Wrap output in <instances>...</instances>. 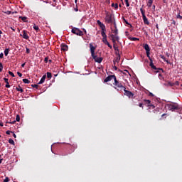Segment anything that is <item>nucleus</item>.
<instances>
[{"label":"nucleus","mask_w":182,"mask_h":182,"mask_svg":"<svg viewBox=\"0 0 182 182\" xmlns=\"http://www.w3.org/2000/svg\"><path fill=\"white\" fill-rule=\"evenodd\" d=\"M26 53H31V50L28 48H26Z\"/></svg>","instance_id":"41"},{"label":"nucleus","mask_w":182,"mask_h":182,"mask_svg":"<svg viewBox=\"0 0 182 182\" xmlns=\"http://www.w3.org/2000/svg\"><path fill=\"white\" fill-rule=\"evenodd\" d=\"M181 17H182V16H181L180 14H178V15L176 16V18H177L178 19H181Z\"/></svg>","instance_id":"44"},{"label":"nucleus","mask_w":182,"mask_h":182,"mask_svg":"<svg viewBox=\"0 0 182 182\" xmlns=\"http://www.w3.org/2000/svg\"><path fill=\"white\" fill-rule=\"evenodd\" d=\"M0 126H1V127H4V123L0 122Z\"/></svg>","instance_id":"57"},{"label":"nucleus","mask_w":182,"mask_h":182,"mask_svg":"<svg viewBox=\"0 0 182 182\" xmlns=\"http://www.w3.org/2000/svg\"><path fill=\"white\" fill-rule=\"evenodd\" d=\"M71 32L72 33H74V35H77V36H83V31H80V29L77 28H73Z\"/></svg>","instance_id":"3"},{"label":"nucleus","mask_w":182,"mask_h":182,"mask_svg":"<svg viewBox=\"0 0 182 182\" xmlns=\"http://www.w3.org/2000/svg\"><path fill=\"white\" fill-rule=\"evenodd\" d=\"M90 48L91 52V56L95 57V50H96V47L93 46V44L91 43H90Z\"/></svg>","instance_id":"11"},{"label":"nucleus","mask_w":182,"mask_h":182,"mask_svg":"<svg viewBox=\"0 0 182 182\" xmlns=\"http://www.w3.org/2000/svg\"><path fill=\"white\" fill-rule=\"evenodd\" d=\"M6 123H9L10 124H15V123H16V121H13L11 122H7Z\"/></svg>","instance_id":"42"},{"label":"nucleus","mask_w":182,"mask_h":182,"mask_svg":"<svg viewBox=\"0 0 182 182\" xmlns=\"http://www.w3.org/2000/svg\"><path fill=\"white\" fill-rule=\"evenodd\" d=\"M13 137H14L15 139H16V134H15V133L13 132Z\"/></svg>","instance_id":"56"},{"label":"nucleus","mask_w":182,"mask_h":182,"mask_svg":"<svg viewBox=\"0 0 182 182\" xmlns=\"http://www.w3.org/2000/svg\"><path fill=\"white\" fill-rule=\"evenodd\" d=\"M16 90H17V92H20V93H23V89H22V87H21V85H18L16 87Z\"/></svg>","instance_id":"17"},{"label":"nucleus","mask_w":182,"mask_h":182,"mask_svg":"<svg viewBox=\"0 0 182 182\" xmlns=\"http://www.w3.org/2000/svg\"><path fill=\"white\" fill-rule=\"evenodd\" d=\"M139 107H141V108L143 109V107H143V103H139Z\"/></svg>","instance_id":"50"},{"label":"nucleus","mask_w":182,"mask_h":182,"mask_svg":"<svg viewBox=\"0 0 182 182\" xmlns=\"http://www.w3.org/2000/svg\"><path fill=\"white\" fill-rule=\"evenodd\" d=\"M9 48H6L4 50V55L5 56H8V54L9 53Z\"/></svg>","instance_id":"30"},{"label":"nucleus","mask_w":182,"mask_h":182,"mask_svg":"<svg viewBox=\"0 0 182 182\" xmlns=\"http://www.w3.org/2000/svg\"><path fill=\"white\" fill-rule=\"evenodd\" d=\"M144 102H145V105H148V107H152V109H154V105L151 104V101L150 100H144Z\"/></svg>","instance_id":"15"},{"label":"nucleus","mask_w":182,"mask_h":182,"mask_svg":"<svg viewBox=\"0 0 182 182\" xmlns=\"http://www.w3.org/2000/svg\"><path fill=\"white\" fill-rule=\"evenodd\" d=\"M5 14H6L7 15H11V14H12V11H8L5 12Z\"/></svg>","instance_id":"48"},{"label":"nucleus","mask_w":182,"mask_h":182,"mask_svg":"<svg viewBox=\"0 0 182 182\" xmlns=\"http://www.w3.org/2000/svg\"><path fill=\"white\" fill-rule=\"evenodd\" d=\"M101 35L102 36V42L105 43V45H107L109 49H112V45L107 41V35H106V33H101Z\"/></svg>","instance_id":"2"},{"label":"nucleus","mask_w":182,"mask_h":182,"mask_svg":"<svg viewBox=\"0 0 182 182\" xmlns=\"http://www.w3.org/2000/svg\"><path fill=\"white\" fill-rule=\"evenodd\" d=\"M11 133H14V132L12 131H9V130L6 132V134H11Z\"/></svg>","instance_id":"43"},{"label":"nucleus","mask_w":182,"mask_h":182,"mask_svg":"<svg viewBox=\"0 0 182 182\" xmlns=\"http://www.w3.org/2000/svg\"><path fill=\"white\" fill-rule=\"evenodd\" d=\"M4 80L5 82V83H9V80L8 78H4Z\"/></svg>","instance_id":"39"},{"label":"nucleus","mask_w":182,"mask_h":182,"mask_svg":"<svg viewBox=\"0 0 182 182\" xmlns=\"http://www.w3.org/2000/svg\"><path fill=\"white\" fill-rule=\"evenodd\" d=\"M114 26L115 28V30H112V31L113 32V33H114L116 41H117L119 39V37H117V33H119V32L117 30V26H116V22H114Z\"/></svg>","instance_id":"13"},{"label":"nucleus","mask_w":182,"mask_h":182,"mask_svg":"<svg viewBox=\"0 0 182 182\" xmlns=\"http://www.w3.org/2000/svg\"><path fill=\"white\" fill-rule=\"evenodd\" d=\"M128 39H129V41H139V38L136 37H129Z\"/></svg>","instance_id":"28"},{"label":"nucleus","mask_w":182,"mask_h":182,"mask_svg":"<svg viewBox=\"0 0 182 182\" xmlns=\"http://www.w3.org/2000/svg\"><path fill=\"white\" fill-rule=\"evenodd\" d=\"M112 79H114V80L116 79V75H109L105 79L104 82L105 83H107V82H110V80H112Z\"/></svg>","instance_id":"9"},{"label":"nucleus","mask_w":182,"mask_h":182,"mask_svg":"<svg viewBox=\"0 0 182 182\" xmlns=\"http://www.w3.org/2000/svg\"><path fill=\"white\" fill-rule=\"evenodd\" d=\"M19 18L23 21V22H28L26 19H28V17L26 16H20Z\"/></svg>","instance_id":"22"},{"label":"nucleus","mask_w":182,"mask_h":182,"mask_svg":"<svg viewBox=\"0 0 182 182\" xmlns=\"http://www.w3.org/2000/svg\"><path fill=\"white\" fill-rule=\"evenodd\" d=\"M33 28L35 31H36V32H39V31H41V29H39V26H36V24H34Z\"/></svg>","instance_id":"24"},{"label":"nucleus","mask_w":182,"mask_h":182,"mask_svg":"<svg viewBox=\"0 0 182 182\" xmlns=\"http://www.w3.org/2000/svg\"><path fill=\"white\" fill-rule=\"evenodd\" d=\"M49 60V57H46L45 59H44V62L46 63H48V61Z\"/></svg>","instance_id":"38"},{"label":"nucleus","mask_w":182,"mask_h":182,"mask_svg":"<svg viewBox=\"0 0 182 182\" xmlns=\"http://www.w3.org/2000/svg\"><path fill=\"white\" fill-rule=\"evenodd\" d=\"M3 160H4V159H2V156L0 155V164H1V163H2Z\"/></svg>","instance_id":"51"},{"label":"nucleus","mask_w":182,"mask_h":182,"mask_svg":"<svg viewBox=\"0 0 182 182\" xmlns=\"http://www.w3.org/2000/svg\"><path fill=\"white\" fill-rule=\"evenodd\" d=\"M124 22L126 23V25H129V26H132V24H130L128 21H127L126 19L124 18Z\"/></svg>","instance_id":"36"},{"label":"nucleus","mask_w":182,"mask_h":182,"mask_svg":"<svg viewBox=\"0 0 182 182\" xmlns=\"http://www.w3.org/2000/svg\"><path fill=\"white\" fill-rule=\"evenodd\" d=\"M156 28L157 29H159V25H156Z\"/></svg>","instance_id":"63"},{"label":"nucleus","mask_w":182,"mask_h":182,"mask_svg":"<svg viewBox=\"0 0 182 182\" xmlns=\"http://www.w3.org/2000/svg\"><path fill=\"white\" fill-rule=\"evenodd\" d=\"M47 77L48 79H49V80H50V79H52V73L50 72L47 73Z\"/></svg>","instance_id":"29"},{"label":"nucleus","mask_w":182,"mask_h":182,"mask_svg":"<svg viewBox=\"0 0 182 182\" xmlns=\"http://www.w3.org/2000/svg\"><path fill=\"white\" fill-rule=\"evenodd\" d=\"M83 31H84L85 33H87L86 30L83 29Z\"/></svg>","instance_id":"64"},{"label":"nucleus","mask_w":182,"mask_h":182,"mask_svg":"<svg viewBox=\"0 0 182 182\" xmlns=\"http://www.w3.org/2000/svg\"><path fill=\"white\" fill-rule=\"evenodd\" d=\"M31 86L32 87H36V89H38V85L36 84L32 85Z\"/></svg>","instance_id":"46"},{"label":"nucleus","mask_w":182,"mask_h":182,"mask_svg":"<svg viewBox=\"0 0 182 182\" xmlns=\"http://www.w3.org/2000/svg\"><path fill=\"white\" fill-rule=\"evenodd\" d=\"M16 122H19V120H21V117H19V115H16Z\"/></svg>","instance_id":"37"},{"label":"nucleus","mask_w":182,"mask_h":182,"mask_svg":"<svg viewBox=\"0 0 182 182\" xmlns=\"http://www.w3.org/2000/svg\"><path fill=\"white\" fill-rule=\"evenodd\" d=\"M97 23L101 28V33H106V26H105L103 23L100 22V20H97Z\"/></svg>","instance_id":"6"},{"label":"nucleus","mask_w":182,"mask_h":182,"mask_svg":"<svg viewBox=\"0 0 182 182\" xmlns=\"http://www.w3.org/2000/svg\"><path fill=\"white\" fill-rule=\"evenodd\" d=\"M119 60H120V55H118V56H117V57L113 60L114 65H116V62H117V63H119Z\"/></svg>","instance_id":"19"},{"label":"nucleus","mask_w":182,"mask_h":182,"mask_svg":"<svg viewBox=\"0 0 182 182\" xmlns=\"http://www.w3.org/2000/svg\"><path fill=\"white\" fill-rule=\"evenodd\" d=\"M23 83H26V84L31 83V81H29V80H28L26 78L23 79Z\"/></svg>","instance_id":"31"},{"label":"nucleus","mask_w":182,"mask_h":182,"mask_svg":"<svg viewBox=\"0 0 182 182\" xmlns=\"http://www.w3.org/2000/svg\"><path fill=\"white\" fill-rule=\"evenodd\" d=\"M61 50H63L64 52L68 50V46L65 44H61Z\"/></svg>","instance_id":"20"},{"label":"nucleus","mask_w":182,"mask_h":182,"mask_svg":"<svg viewBox=\"0 0 182 182\" xmlns=\"http://www.w3.org/2000/svg\"><path fill=\"white\" fill-rule=\"evenodd\" d=\"M113 68L114 69V70H117V67L116 66V65H114Z\"/></svg>","instance_id":"52"},{"label":"nucleus","mask_w":182,"mask_h":182,"mask_svg":"<svg viewBox=\"0 0 182 182\" xmlns=\"http://www.w3.org/2000/svg\"><path fill=\"white\" fill-rule=\"evenodd\" d=\"M17 75L19 76V77H22V73L20 72H17Z\"/></svg>","instance_id":"47"},{"label":"nucleus","mask_w":182,"mask_h":182,"mask_svg":"<svg viewBox=\"0 0 182 182\" xmlns=\"http://www.w3.org/2000/svg\"><path fill=\"white\" fill-rule=\"evenodd\" d=\"M2 35V31L0 30V36Z\"/></svg>","instance_id":"62"},{"label":"nucleus","mask_w":182,"mask_h":182,"mask_svg":"<svg viewBox=\"0 0 182 182\" xmlns=\"http://www.w3.org/2000/svg\"><path fill=\"white\" fill-rule=\"evenodd\" d=\"M25 65H26V63H23L22 65H21V68H25Z\"/></svg>","instance_id":"59"},{"label":"nucleus","mask_w":182,"mask_h":182,"mask_svg":"<svg viewBox=\"0 0 182 182\" xmlns=\"http://www.w3.org/2000/svg\"><path fill=\"white\" fill-rule=\"evenodd\" d=\"M168 110L174 112V110H178V105L177 104H168L167 105Z\"/></svg>","instance_id":"7"},{"label":"nucleus","mask_w":182,"mask_h":182,"mask_svg":"<svg viewBox=\"0 0 182 182\" xmlns=\"http://www.w3.org/2000/svg\"><path fill=\"white\" fill-rule=\"evenodd\" d=\"M4 182H9V178L6 177L5 179L4 180Z\"/></svg>","instance_id":"40"},{"label":"nucleus","mask_w":182,"mask_h":182,"mask_svg":"<svg viewBox=\"0 0 182 182\" xmlns=\"http://www.w3.org/2000/svg\"><path fill=\"white\" fill-rule=\"evenodd\" d=\"M172 23H173V25H176V21L173 20Z\"/></svg>","instance_id":"61"},{"label":"nucleus","mask_w":182,"mask_h":182,"mask_svg":"<svg viewBox=\"0 0 182 182\" xmlns=\"http://www.w3.org/2000/svg\"><path fill=\"white\" fill-rule=\"evenodd\" d=\"M149 96H151L153 97H154V95L153 93L150 92Z\"/></svg>","instance_id":"55"},{"label":"nucleus","mask_w":182,"mask_h":182,"mask_svg":"<svg viewBox=\"0 0 182 182\" xmlns=\"http://www.w3.org/2000/svg\"><path fill=\"white\" fill-rule=\"evenodd\" d=\"M144 49H145L146 52V56L148 58H150V46H149V44H145L144 46Z\"/></svg>","instance_id":"10"},{"label":"nucleus","mask_w":182,"mask_h":182,"mask_svg":"<svg viewBox=\"0 0 182 182\" xmlns=\"http://www.w3.org/2000/svg\"><path fill=\"white\" fill-rule=\"evenodd\" d=\"M105 21L107 22V23H113V18H112V15L107 14L106 16Z\"/></svg>","instance_id":"14"},{"label":"nucleus","mask_w":182,"mask_h":182,"mask_svg":"<svg viewBox=\"0 0 182 182\" xmlns=\"http://www.w3.org/2000/svg\"><path fill=\"white\" fill-rule=\"evenodd\" d=\"M114 80V86H117V87H119L120 89H123V90H124V87H126L123 86V84L119 82L116 77Z\"/></svg>","instance_id":"8"},{"label":"nucleus","mask_w":182,"mask_h":182,"mask_svg":"<svg viewBox=\"0 0 182 182\" xmlns=\"http://www.w3.org/2000/svg\"><path fill=\"white\" fill-rule=\"evenodd\" d=\"M112 8H114L115 9H117L119 8V4H117V3H116V4L112 3Z\"/></svg>","instance_id":"27"},{"label":"nucleus","mask_w":182,"mask_h":182,"mask_svg":"<svg viewBox=\"0 0 182 182\" xmlns=\"http://www.w3.org/2000/svg\"><path fill=\"white\" fill-rule=\"evenodd\" d=\"M4 58V53H0V59H3Z\"/></svg>","instance_id":"45"},{"label":"nucleus","mask_w":182,"mask_h":182,"mask_svg":"<svg viewBox=\"0 0 182 182\" xmlns=\"http://www.w3.org/2000/svg\"><path fill=\"white\" fill-rule=\"evenodd\" d=\"M3 69H4V65H2V63H0V72H2Z\"/></svg>","instance_id":"35"},{"label":"nucleus","mask_w":182,"mask_h":182,"mask_svg":"<svg viewBox=\"0 0 182 182\" xmlns=\"http://www.w3.org/2000/svg\"><path fill=\"white\" fill-rule=\"evenodd\" d=\"M9 75H10V76H12V77H15V74H14V73H12L11 71H9Z\"/></svg>","instance_id":"33"},{"label":"nucleus","mask_w":182,"mask_h":182,"mask_svg":"<svg viewBox=\"0 0 182 182\" xmlns=\"http://www.w3.org/2000/svg\"><path fill=\"white\" fill-rule=\"evenodd\" d=\"M160 58H161V59H163V60H164V62H166V63L170 65V61H168V60H167V58H166L164 55H160Z\"/></svg>","instance_id":"21"},{"label":"nucleus","mask_w":182,"mask_h":182,"mask_svg":"<svg viewBox=\"0 0 182 182\" xmlns=\"http://www.w3.org/2000/svg\"><path fill=\"white\" fill-rule=\"evenodd\" d=\"M114 50H117V47H115L114 46Z\"/></svg>","instance_id":"60"},{"label":"nucleus","mask_w":182,"mask_h":182,"mask_svg":"<svg viewBox=\"0 0 182 182\" xmlns=\"http://www.w3.org/2000/svg\"><path fill=\"white\" fill-rule=\"evenodd\" d=\"M75 12H77V11H79V9H77V6H76V8L74 9Z\"/></svg>","instance_id":"53"},{"label":"nucleus","mask_w":182,"mask_h":182,"mask_svg":"<svg viewBox=\"0 0 182 182\" xmlns=\"http://www.w3.org/2000/svg\"><path fill=\"white\" fill-rule=\"evenodd\" d=\"M156 73H159V77H161V79H163V75H161V70H156V71H155Z\"/></svg>","instance_id":"23"},{"label":"nucleus","mask_w":182,"mask_h":182,"mask_svg":"<svg viewBox=\"0 0 182 182\" xmlns=\"http://www.w3.org/2000/svg\"><path fill=\"white\" fill-rule=\"evenodd\" d=\"M110 36H111V39L112 40L113 43H116V36L111 34ZM114 38H115V39H114Z\"/></svg>","instance_id":"26"},{"label":"nucleus","mask_w":182,"mask_h":182,"mask_svg":"<svg viewBox=\"0 0 182 182\" xmlns=\"http://www.w3.org/2000/svg\"><path fill=\"white\" fill-rule=\"evenodd\" d=\"M149 59L150 60L149 66L151 68V69H154V70H161L162 73H164V70L163 68H157L155 65L153 63V60L150 56L149 57Z\"/></svg>","instance_id":"5"},{"label":"nucleus","mask_w":182,"mask_h":182,"mask_svg":"<svg viewBox=\"0 0 182 182\" xmlns=\"http://www.w3.org/2000/svg\"><path fill=\"white\" fill-rule=\"evenodd\" d=\"M9 143L10 144H13L14 146L15 145V141H14L12 139H9Z\"/></svg>","instance_id":"32"},{"label":"nucleus","mask_w":182,"mask_h":182,"mask_svg":"<svg viewBox=\"0 0 182 182\" xmlns=\"http://www.w3.org/2000/svg\"><path fill=\"white\" fill-rule=\"evenodd\" d=\"M92 59H94L95 62H97V63H102L103 60V58L97 57L95 54H94V57H92Z\"/></svg>","instance_id":"12"},{"label":"nucleus","mask_w":182,"mask_h":182,"mask_svg":"<svg viewBox=\"0 0 182 182\" xmlns=\"http://www.w3.org/2000/svg\"><path fill=\"white\" fill-rule=\"evenodd\" d=\"M140 12L142 15V19L144 21V25H150V22L149 21V19L147 18V17H146V11L143 9V8H141Z\"/></svg>","instance_id":"1"},{"label":"nucleus","mask_w":182,"mask_h":182,"mask_svg":"<svg viewBox=\"0 0 182 182\" xmlns=\"http://www.w3.org/2000/svg\"><path fill=\"white\" fill-rule=\"evenodd\" d=\"M23 39H29V36H28V31H26V30L23 31V35H22Z\"/></svg>","instance_id":"16"},{"label":"nucleus","mask_w":182,"mask_h":182,"mask_svg":"<svg viewBox=\"0 0 182 182\" xmlns=\"http://www.w3.org/2000/svg\"><path fill=\"white\" fill-rule=\"evenodd\" d=\"M6 87H7V88L11 87V85H9V82L6 83Z\"/></svg>","instance_id":"49"},{"label":"nucleus","mask_w":182,"mask_h":182,"mask_svg":"<svg viewBox=\"0 0 182 182\" xmlns=\"http://www.w3.org/2000/svg\"><path fill=\"white\" fill-rule=\"evenodd\" d=\"M126 6H130V4L129 3V0H125Z\"/></svg>","instance_id":"34"},{"label":"nucleus","mask_w":182,"mask_h":182,"mask_svg":"<svg viewBox=\"0 0 182 182\" xmlns=\"http://www.w3.org/2000/svg\"><path fill=\"white\" fill-rule=\"evenodd\" d=\"M45 79H46V75H44L41 77V80H40L39 82H38V85H42V84L45 82Z\"/></svg>","instance_id":"18"},{"label":"nucleus","mask_w":182,"mask_h":182,"mask_svg":"<svg viewBox=\"0 0 182 182\" xmlns=\"http://www.w3.org/2000/svg\"><path fill=\"white\" fill-rule=\"evenodd\" d=\"M123 90L124 92V96H127V97H129V99H134V94L133 92L126 90V87H124Z\"/></svg>","instance_id":"4"},{"label":"nucleus","mask_w":182,"mask_h":182,"mask_svg":"<svg viewBox=\"0 0 182 182\" xmlns=\"http://www.w3.org/2000/svg\"><path fill=\"white\" fill-rule=\"evenodd\" d=\"M152 9H154V11L156 9V6L155 5L152 6Z\"/></svg>","instance_id":"58"},{"label":"nucleus","mask_w":182,"mask_h":182,"mask_svg":"<svg viewBox=\"0 0 182 182\" xmlns=\"http://www.w3.org/2000/svg\"><path fill=\"white\" fill-rule=\"evenodd\" d=\"M11 29L13 30V32H15V27H11Z\"/></svg>","instance_id":"54"},{"label":"nucleus","mask_w":182,"mask_h":182,"mask_svg":"<svg viewBox=\"0 0 182 182\" xmlns=\"http://www.w3.org/2000/svg\"><path fill=\"white\" fill-rule=\"evenodd\" d=\"M151 5H153V0H149V1L147 2V6L149 8H151Z\"/></svg>","instance_id":"25"}]
</instances>
